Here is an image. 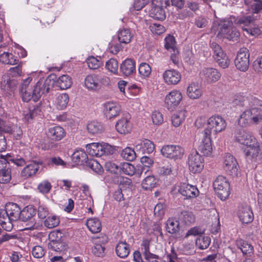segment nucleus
I'll list each match as a JSON object with an SVG mask.
<instances>
[{
	"mask_svg": "<svg viewBox=\"0 0 262 262\" xmlns=\"http://www.w3.org/2000/svg\"><path fill=\"white\" fill-rule=\"evenodd\" d=\"M254 19L250 16H243L236 18L231 16L224 20L215 21L213 23L212 30L215 32L219 30L217 37L225 38L229 40H234L239 36V32L234 27V25L241 26L243 31L251 36H257L261 33L260 29L254 24Z\"/></svg>",
	"mask_w": 262,
	"mask_h": 262,
	"instance_id": "nucleus-1",
	"label": "nucleus"
},
{
	"mask_svg": "<svg viewBox=\"0 0 262 262\" xmlns=\"http://www.w3.org/2000/svg\"><path fill=\"white\" fill-rule=\"evenodd\" d=\"M240 105L252 107L241 115L238 120L240 126L246 127L251 123L257 124L262 120V101L251 97L249 98H244Z\"/></svg>",
	"mask_w": 262,
	"mask_h": 262,
	"instance_id": "nucleus-2",
	"label": "nucleus"
},
{
	"mask_svg": "<svg viewBox=\"0 0 262 262\" xmlns=\"http://www.w3.org/2000/svg\"><path fill=\"white\" fill-rule=\"evenodd\" d=\"M54 81L50 78L39 80L32 88L30 94V100L32 98L37 101L42 95L48 93L53 88Z\"/></svg>",
	"mask_w": 262,
	"mask_h": 262,
	"instance_id": "nucleus-3",
	"label": "nucleus"
},
{
	"mask_svg": "<svg viewBox=\"0 0 262 262\" xmlns=\"http://www.w3.org/2000/svg\"><path fill=\"white\" fill-rule=\"evenodd\" d=\"M9 76L3 77L1 82L2 87L5 91L13 92L16 86L17 82L11 79V77H17L21 76L22 73L21 66L19 64L18 66L11 68L9 70Z\"/></svg>",
	"mask_w": 262,
	"mask_h": 262,
	"instance_id": "nucleus-4",
	"label": "nucleus"
},
{
	"mask_svg": "<svg viewBox=\"0 0 262 262\" xmlns=\"http://www.w3.org/2000/svg\"><path fill=\"white\" fill-rule=\"evenodd\" d=\"M213 188L217 196L223 201L230 194V184L228 180L222 176H218L213 182Z\"/></svg>",
	"mask_w": 262,
	"mask_h": 262,
	"instance_id": "nucleus-5",
	"label": "nucleus"
},
{
	"mask_svg": "<svg viewBox=\"0 0 262 262\" xmlns=\"http://www.w3.org/2000/svg\"><path fill=\"white\" fill-rule=\"evenodd\" d=\"M226 122L224 119L220 116H213L210 117L207 122L206 126L203 131L209 132L211 134H216L224 130L226 127Z\"/></svg>",
	"mask_w": 262,
	"mask_h": 262,
	"instance_id": "nucleus-6",
	"label": "nucleus"
},
{
	"mask_svg": "<svg viewBox=\"0 0 262 262\" xmlns=\"http://www.w3.org/2000/svg\"><path fill=\"white\" fill-rule=\"evenodd\" d=\"M21 210L18 205L15 203H9L5 206L4 209L0 210V218L5 220L16 221L20 219Z\"/></svg>",
	"mask_w": 262,
	"mask_h": 262,
	"instance_id": "nucleus-7",
	"label": "nucleus"
},
{
	"mask_svg": "<svg viewBox=\"0 0 262 262\" xmlns=\"http://www.w3.org/2000/svg\"><path fill=\"white\" fill-rule=\"evenodd\" d=\"M187 163L191 172H200L204 167V159L197 151L193 150L188 155Z\"/></svg>",
	"mask_w": 262,
	"mask_h": 262,
	"instance_id": "nucleus-8",
	"label": "nucleus"
},
{
	"mask_svg": "<svg viewBox=\"0 0 262 262\" xmlns=\"http://www.w3.org/2000/svg\"><path fill=\"white\" fill-rule=\"evenodd\" d=\"M223 167L228 174L232 177H237L239 173L237 162L233 156L230 154H226L225 155Z\"/></svg>",
	"mask_w": 262,
	"mask_h": 262,
	"instance_id": "nucleus-9",
	"label": "nucleus"
},
{
	"mask_svg": "<svg viewBox=\"0 0 262 262\" xmlns=\"http://www.w3.org/2000/svg\"><path fill=\"white\" fill-rule=\"evenodd\" d=\"M210 47L213 52V56L219 65L224 68H227L230 64V60L222 48L216 42H212Z\"/></svg>",
	"mask_w": 262,
	"mask_h": 262,
	"instance_id": "nucleus-10",
	"label": "nucleus"
},
{
	"mask_svg": "<svg viewBox=\"0 0 262 262\" xmlns=\"http://www.w3.org/2000/svg\"><path fill=\"white\" fill-rule=\"evenodd\" d=\"M249 56L250 53L248 49H240L234 60L236 68L241 71H246L249 66Z\"/></svg>",
	"mask_w": 262,
	"mask_h": 262,
	"instance_id": "nucleus-11",
	"label": "nucleus"
},
{
	"mask_svg": "<svg viewBox=\"0 0 262 262\" xmlns=\"http://www.w3.org/2000/svg\"><path fill=\"white\" fill-rule=\"evenodd\" d=\"M199 150L205 156H209L212 152V142L211 136L209 132L203 131L200 134L199 140Z\"/></svg>",
	"mask_w": 262,
	"mask_h": 262,
	"instance_id": "nucleus-12",
	"label": "nucleus"
},
{
	"mask_svg": "<svg viewBox=\"0 0 262 262\" xmlns=\"http://www.w3.org/2000/svg\"><path fill=\"white\" fill-rule=\"evenodd\" d=\"M161 152L166 158L178 160L182 159L184 149L179 145H168L164 146L161 149Z\"/></svg>",
	"mask_w": 262,
	"mask_h": 262,
	"instance_id": "nucleus-13",
	"label": "nucleus"
},
{
	"mask_svg": "<svg viewBox=\"0 0 262 262\" xmlns=\"http://www.w3.org/2000/svg\"><path fill=\"white\" fill-rule=\"evenodd\" d=\"M236 141L246 146H250L257 141L252 133L244 128L237 129L235 133Z\"/></svg>",
	"mask_w": 262,
	"mask_h": 262,
	"instance_id": "nucleus-14",
	"label": "nucleus"
},
{
	"mask_svg": "<svg viewBox=\"0 0 262 262\" xmlns=\"http://www.w3.org/2000/svg\"><path fill=\"white\" fill-rule=\"evenodd\" d=\"M182 94L177 90L170 92L165 97V103L167 108L170 111L174 110L182 100Z\"/></svg>",
	"mask_w": 262,
	"mask_h": 262,
	"instance_id": "nucleus-15",
	"label": "nucleus"
},
{
	"mask_svg": "<svg viewBox=\"0 0 262 262\" xmlns=\"http://www.w3.org/2000/svg\"><path fill=\"white\" fill-rule=\"evenodd\" d=\"M165 49L171 52L170 58L173 63L177 64L179 61V51L176 47V41L174 37L168 35L165 38Z\"/></svg>",
	"mask_w": 262,
	"mask_h": 262,
	"instance_id": "nucleus-16",
	"label": "nucleus"
},
{
	"mask_svg": "<svg viewBox=\"0 0 262 262\" xmlns=\"http://www.w3.org/2000/svg\"><path fill=\"white\" fill-rule=\"evenodd\" d=\"M11 179V171L8 160L3 155L0 157V183L6 184Z\"/></svg>",
	"mask_w": 262,
	"mask_h": 262,
	"instance_id": "nucleus-17",
	"label": "nucleus"
},
{
	"mask_svg": "<svg viewBox=\"0 0 262 262\" xmlns=\"http://www.w3.org/2000/svg\"><path fill=\"white\" fill-rule=\"evenodd\" d=\"M155 145L148 139H144L137 142L135 150L138 155L150 154L155 150Z\"/></svg>",
	"mask_w": 262,
	"mask_h": 262,
	"instance_id": "nucleus-18",
	"label": "nucleus"
},
{
	"mask_svg": "<svg viewBox=\"0 0 262 262\" xmlns=\"http://www.w3.org/2000/svg\"><path fill=\"white\" fill-rule=\"evenodd\" d=\"M104 113L109 119L118 116L121 112V106L116 102L108 101L103 105Z\"/></svg>",
	"mask_w": 262,
	"mask_h": 262,
	"instance_id": "nucleus-19",
	"label": "nucleus"
},
{
	"mask_svg": "<svg viewBox=\"0 0 262 262\" xmlns=\"http://www.w3.org/2000/svg\"><path fill=\"white\" fill-rule=\"evenodd\" d=\"M201 76L207 83H210L219 80L221 74L217 70L212 68L203 69L200 73Z\"/></svg>",
	"mask_w": 262,
	"mask_h": 262,
	"instance_id": "nucleus-20",
	"label": "nucleus"
},
{
	"mask_svg": "<svg viewBox=\"0 0 262 262\" xmlns=\"http://www.w3.org/2000/svg\"><path fill=\"white\" fill-rule=\"evenodd\" d=\"M178 191L187 199L195 198L199 193L195 186L185 183H182L178 186Z\"/></svg>",
	"mask_w": 262,
	"mask_h": 262,
	"instance_id": "nucleus-21",
	"label": "nucleus"
},
{
	"mask_svg": "<svg viewBox=\"0 0 262 262\" xmlns=\"http://www.w3.org/2000/svg\"><path fill=\"white\" fill-rule=\"evenodd\" d=\"M130 119V115L126 113L118 121L116 124V128L118 133L121 134H126L130 132L132 125Z\"/></svg>",
	"mask_w": 262,
	"mask_h": 262,
	"instance_id": "nucleus-22",
	"label": "nucleus"
},
{
	"mask_svg": "<svg viewBox=\"0 0 262 262\" xmlns=\"http://www.w3.org/2000/svg\"><path fill=\"white\" fill-rule=\"evenodd\" d=\"M163 78L165 82L168 85H176L181 79V75L176 70L165 71L163 74Z\"/></svg>",
	"mask_w": 262,
	"mask_h": 262,
	"instance_id": "nucleus-23",
	"label": "nucleus"
},
{
	"mask_svg": "<svg viewBox=\"0 0 262 262\" xmlns=\"http://www.w3.org/2000/svg\"><path fill=\"white\" fill-rule=\"evenodd\" d=\"M239 220L243 224H249L252 222L254 218L253 212L248 206H241L238 211Z\"/></svg>",
	"mask_w": 262,
	"mask_h": 262,
	"instance_id": "nucleus-24",
	"label": "nucleus"
},
{
	"mask_svg": "<svg viewBox=\"0 0 262 262\" xmlns=\"http://www.w3.org/2000/svg\"><path fill=\"white\" fill-rule=\"evenodd\" d=\"M186 94L190 99H198L202 97L203 91L201 85L198 83L192 82L188 85Z\"/></svg>",
	"mask_w": 262,
	"mask_h": 262,
	"instance_id": "nucleus-25",
	"label": "nucleus"
},
{
	"mask_svg": "<svg viewBox=\"0 0 262 262\" xmlns=\"http://www.w3.org/2000/svg\"><path fill=\"white\" fill-rule=\"evenodd\" d=\"M120 72L126 76L133 74L136 70L135 61L130 58L126 59L120 65Z\"/></svg>",
	"mask_w": 262,
	"mask_h": 262,
	"instance_id": "nucleus-26",
	"label": "nucleus"
},
{
	"mask_svg": "<svg viewBox=\"0 0 262 262\" xmlns=\"http://www.w3.org/2000/svg\"><path fill=\"white\" fill-rule=\"evenodd\" d=\"M120 170L124 174L129 176L136 174L138 176H141L143 171V167L138 166L136 168L130 163H123L120 166Z\"/></svg>",
	"mask_w": 262,
	"mask_h": 262,
	"instance_id": "nucleus-27",
	"label": "nucleus"
},
{
	"mask_svg": "<svg viewBox=\"0 0 262 262\" xmlns=\"http://www.w3.org/2000/svg\"><path fill=\"white\" fill-rule=\"evenodd\" d=\"M41 164V162H33L28 164L22 170L21 172V177L25 178H28L34 176L38 171L39 165Z\"/></svg>",
	"mask_w": 262,
	"mask_h": 262,
	"instance_id": "nucleus-28",
	"label": "nucleus"
},
{
	"mask_svg": "<svg viewBox=\"0 0 262 262\" xmlns=\"http://www.w3.org/2000/svg\"><path fill=\"white\" fill-rule=\"evenodd\" d=\"M47 135L52 140L59 141L64 137L65 132L61 126H55L49 128Z\"/></svg>",
	"mask_w": 262,
	"mask_h": 262,
	"instance_id": "nucleus-29",
	"label": "nucleus"
},
{
	"mask_svg": "<svg viewBox=\"0 0 262 262\" xmlns=\"http://www.w3.org/2000/svg\"><path fill=\"white\" fill-rule=\"evenodd\" d=\"M32 80V78L31 77H28L27 78L23 80L22 82L20 92L24 101L28 102L30 100L31 91L33 87L30 86L29 84Z\"/></svg>",
	"mask_w": 262,
	"mask_h": 262,
	"instance_id": "nucleus-30",
	"label": "nucleus"
},
{
	"mask_svg": "<svg viewBox=\"0 0 262 262\" xmlns=\"http://www.w3.org/2000/svg\"><path fill=\"white\" fill-rule=\"evenodd\" d=\"M85 87L90 90H96L100 89L98 75L90 74L88 75L84 80Z\"/></svg>",
	"mask_w": 262,
	"mask_h": 262,
	"instance_id": "nucleus-31",
	"label": "nucleus"
},
{
	"mask_svg": "<svg viewBox=\"0 0 262 262\" xmlns=\"http://www.w3.org/2000/svg\"><path fill=\"white\" fill-rule=\"evenodd\" d=\"M69 101V97L67 93L58 95L54 101V105L59 110L65 109Z\"/></svg>",
	"mask_w": 262,
	"mask_h": 262,
	"instance_id": "nucleus-32",
	"label": "nucleus"
},
{
	"mask_svg": "<svg viewBox=\"0 0 262 262\" xmlns=\"http://www.w3.org/2000/svg\"><path fill=\"white\" fill-rule=\"evenodd\" d=\"M72 159L74 163L78 164H86L88 157L87 154L82 149L76 150L72 156Z\"/></svg>",
	"mask_w": 262,
	"mask_h": 262,
	"instance_id": "nucleus-33",
	"label": "nucleus"
},
{
	"mask_svg": "<svg viewBox=\"0 0 262 262\" xmlns=\"http://www.w3.org/2000/svg\"><path fill=\"white\" fill-rule=\"evenodd\" d=\"M259 152V145L257 141L255 143L247 146L245 149L246 156L250 159H254L257 158Z\"/></svg>",
	"mask_w": 262,
	"mask_h": 262,
	"instance_id": "nucleus-34",
	"label": "nucleus"
},
{
	"mask_svg": "<svg viewBox=\"0 0 262 262\" xmlns=\"http://www.w3.org/2000/svg\"><path fill=\"white\" fill-rule=\"evenodd\" d=\"M130 252L129 246L126 242H119L116 247V253L121 258L127 257Z\"/></svg>",
	"mask_w": 262,
	"mask_h": 262,
	"instance_id": "nucleus-35",
	"label": "nucleus"
},
{
	"mask_svg": "<svg viewBox=\"0 0 262 262\" xmlns=\"http://www.w3.org/2000/svg\"><path fill=\"white\" fill-rule=\"evenodd\" d=\"M133 33L129 29L123 28L120 29L118 33L119 41L123 43H128L130 42L133 37Z\"/></svg>",
	"mask_w": 262,
	"mask_h": 262,
	"instance_id": "nucleus-36",
	"label": "nucleus"
},
{
	"mask_svg": "<svg viewBox=\"0 0 262 262\" xmlns=\"http://www.w3.org/2000/svg\"><path fill=\"white\" fill-rule=\"evenodd\" d=\"M102 146L99 143H92L86 145L87 152L92 156H102Z\"/></svg>",
	"mask_w": 262,
	"mask_h": 262,
	"instance_id": "nucleus-37",
	"label": "nucleus"
},
{
	"mask_svg": "<svg viewBox=\"0 0 262 262\" xmlns=\"http://www.w3.org/2000/svg\"><path fill=\"white\" fill-rule=\"evenodd\" d=\"M50 247L53 251L59 252V254H65L68 248L65 243L57 239H52L50 243Z\"/></svg>",
	"mask_w": 262,
	"mask_h": 262,
	"instance_id": "nucleus-38",
	"label": "nucleus"
},
{
	"mask_svg": "<svg viewBox=\"0 0 262 262\" xmlns=\"http://www.w3.org/2000/svg\"><path fill=\"white\" fill-rule=\"evenodd\" d=\"M18 59L12 53L4 52L0 55V62L4 64L15 65L18 63Z\"/></svg>",
	"mask_w": 262,
	"mask_h": 262,
	"instance_id": "nucleus-39",
	"label": "nucleus"
},
{
	"mask_svg": "<svg viewBox=\"0 0 262 262\" xmlns=\"http://www.w3.org/2000/svg\"><path fill=\"white\" fill-rule=\"evenodd\" d=\"M35 214L36 209L31 205L27 206L21 210L20 220L23 222H26L31 219Z\"/></svg>",
	"mask_w": 262,
	"mask_h": 262,
	"instance_id": "nucleus-40",
	"label": "nucleus"
},
{
	"mask_svg": "<svg viewBox=\"0 0 262 262\" xmlns=\"http://www.w3.org/2000/svg\"><path fill=\"white\" fill-rule=\"evenodd\" d=\"M237 246L242 251L243 254L251 256L253 254L254 250L252 245L243 239H238L236 242Z\"/></svg>",
	"mask_w": 262,
	"mask_h": 262,
	"instance_id": "nucleus-41",
	"label": "nucleus"
},
{
	"mask_svg": "<svg viewBox=\"0 0 262 262\" xmlns=\"http://www.w3.org/2000/svg\"><path fill=\"white\" fill-rule=\"evenodd\" d=\"M179 222L174 218H169L166 223V230L170 233H176L179 230Z\"/></svg>",
	"mask_w": 262,
	"mask_h": 262,
	"instance_id": "nucleus-42",
	"label": "nucleus"
},
{
	"mask_svg": "<svg viewBox=\"0 0 262 262\" xmlns=\"http://www.w3.org/2000/svg\"><path fill=\"white\" fill-rule=\"evenodd\" d=\"M56 83L60 89L66 90L71 86L72 84V81L69 76L67 75H63L58 78Z\"/></svg>",
	"mask_w": 262,
	"mask_h": 262,
	"instance_id": "nucleus-43",
	"label": "nucleus"
},
{
	"mask_svg": "<svg viewBox=\"0 0 262 262\" xmlns=\"http://www.w3.org/2000/svg\"><path fill=\"white\" fill-rule=\"evenodd\" d=\"M86 225L90 231L92 233H98L101 230V224L96 218L90 219L87 221Z\"/></svg>",
	"mask_w": 262,
	"mask_h": 262,
	"instance_id": "nucleus-44",
	"label": "nucleus"
},
{
	"mask_svg": "<svg viewBox=\"0 0 262 262\" xmlns=\"http://www.w3.org/2000/svg\"><path fill=\"white\" fill-rule=\"evenodd\" d=\"M157 182V180L154 176H149L142 181L141 186L144 189L150 190L156 187Z\"/></svg>",
	"mask_w": 262,
	"mask_h": 262,
	"instance_id": "nucleus-45",
	"label": "nucleus"
},
{
	"mask_svg": "<svg viewBox=\"0 0 262 262\" xmlns=\"http://www.w3.org/2000/svg\"><path fill=\"white\" fill-rule=\"evenodd\" d=\"M149 15L155 19L163 20L165 18L166 15L163 8L151 7L149 10Z\"/></svg>",
	"mask_w": 262,
	"mask_h": 262,
	"instance_id": "nucleus-46",
	"label": "nucleus"
},
{
	"mask_svg": "<svg viewBox=\"0 0 262 262\" xmlns=\"http://www.w3.org/2000/svg\"><path fill=\"white\" fill-rule=\"evenodd\" d=\"M87 130L90 134L96 135L101 133L103 127L99 122L93 121L88 123Z\"/></svg>",
	"mask_w": 262,
	"mask_h": 262,
	"instance_id": "nucleus-47",
	"label": "nucleus"
},
{
	"mask_svg": "<svg viewBox=\"0 0 262 262\" xmlns=\"http://www.w3.org/2000/svg\"><path fill=\"white\" fill-rule=\"evenodd\" d=\"M142 250L145 258L147 260H150V259H157L158 256L154 254L149 251V242L148 240H144L143 241L142 245Z\"/></svg>",
	"mask_w": 262,
	"mask_h": 262,
	"instance_id": "nucleus-48",
	"label": "nucleus"
},
{
	"mask_svg": "<svg viewBox=\"0 0 262 262\" xmlns=\"http://www.w3.org/2000/svg\"><path fill=\"white\" fill-rule=\"evenodd\" d=\"M245 4L254 13H258L262 9V1L257 0H245Z\"/></svg>",
	"mask_w": 262,
	"mask_h": 262,
	"instance_id": "nucleus-49",
	"label": "nucleus"
},
{
	"mask_svg": "<svg viewBox=\"0 0 262 262\" xmlns=\"http://www.w3.org/2000/svg\"><path fill=\"white\" fill-rule=\"evenodd\" d=\"M184 111H180L173 114L171 116V123L174 127L179 126L184 121L185 118Z\"/></svg>",
	"mask_w": 262,
	"mask_h": 262,
	"instance_id": "nucleus-50",
	"label": "nucleus"
},
{
	"mask_svg": "<svg viewBox=\"0 0 262 262\" xmlns=\"http://www.w3.org/2000/svg\"><path fill=\"white\" fill-rule=\"evenodd\" d=\"M210 242L209 236L200 235L196 239L195 245L199 249L203 250L208 247Z\"/></svg>",
	"mask_w": 262,
	"mask_h": 262,
	"instance_id": "nucleus-51",
	"label": "nucleus"
},
{
	"mask_svg": "<svg viewBox=\"0 0 262 262\" xmlns=\"http://www.w3.org/2000/svg\"><path fill=\"white\" fill-rule=\"evenodd\" d=\"M86 62L89 68L93 70L97 69L103 64L100 57H90L87 59Z\"/></svg>",
	"mask_w": 262,
	"mask_h": 262,
	"instance_id": "nucleus-52",
	"label": "nucleus"
},
{
	"mask_svg": "<svg viewBox=\"0 0 262 262\" xmlns=\"http://www.w3.org/2000/svg\"><path fill=\"white\" fill-rule=\"evenodd\" d=\"M137 155H138L136 150H134L130 147H126L124 149L121 153V157L128 161H133L135 159Z\"/></svg>",
	"mask_w": 262,
	"mask_h": 262,
	"instance_id": "nucleus-53",
	"label": "nucleus"
},
{
	"mask_svg": "<svg viewBox=\"0 0 262 262\" xmlns=\"http://www.w3.org/2000/svg\"><path fill=\"white\" fill-rule=\"evenodd\" d=\"M60 223L59 218L56 215H51L48 216L45 221V226L49 228H53L57 227Z\"/></svg>",
	"mask_w": 262,
	"mask_h": 262,
	"instance_id": "nucleus-54",
	"label": "nucleus"
},
{
	"mask_svg": "<svg viewBox=\"0 0 262 262\" xmlns=\"http://www.w3.org/2000/svg\"><path fill=\"white\" fill-rule=\"evenodd\" d=\"M172 166L170 163L165 164L159 166L157 169V172L160 176H168L172 174Z\"/></svg>",
	"mask_w": 262,
	"mask_h": 262,
	"instance_id": "nucleus-55",
	"label": "nucleus"
},
{
	"mask_svg": "<svg viewBox=\"0 0 262 262\" xmlns=\"http://www.w3.org/2000/svg\"><path fill=\"white\" fill-rule=\"evenodd\" d=\"M51 188V183L47 180L41 181L37 186V189L39 192L43 194L49 193L50 191Z\"/></svg>",
	"mask_w": 262,
	"mask_h": 262,
	"instance_id": "nucleus-56",
	"label": "nucleus"
},
{
	"mask_svg": "<svg viewBox=\"0 0 262 262\" xmlns=\"http://www.w3.org/2000/svg\"><path fill=\"white\" fill-rule=\"evenodd\" d=\"M105 67L107 70L110 72L117 74L118 69V63L116 59L111 58L108 60L105 63Z\"/></svg>",
	"mask_w": 262,
	"mask_h": 262,
	"instance_id": "nucleus-57",
	"label": "nucleus"
},
{
	"mask_svg": "<svg viewBox=\"0 0 262 262\" xmlns=\"http://www.w3.org/2000/svg\"><path fill=\"white\" fill-rule=\"evenodd\" d=\"M86 165L96 173L100 174L103 171L101 165L96 160H88Z\"/></svg>",
	"mask_w": 262,
	"mask_h": 262,
	"instance_id": "nucleus-58",
	"label": "nucleus"
},
{
	"mask_svg": "<svg viewBox=\"0 0 262 262\" xmlns=\"http://www.w3.org/2000/svg\"><path fill=\"white\" fill-rule=\"evenodd\" d=\"M139 73L142 76L147 77L151 73V68L149 65L146 63H141L139 67Z\"/></svg>",
	"mask_w": 262,
	"mask_h": 262,
	"instance_id": "nucleus-59",
	"label": "nucleus"
},
{
	"mask_svg": "<svg viewBox=\"0 0 262 262\" xmlns=\"http://www.w3.org/2000/svg\"><path fill=\"white\" fill-rule=\"evenodd\" d=\"M127 82L124 80H120L118 82V87L121 93H122L123 96L127 98H131L132 94H130L129 89L126 91V86Z\"/></svg>",
	"mask_w": 262,
	"mask_h": 262,
	"instance_id": "nucleus-60",
	"label": "nucleus"
},
{
	"mask_svg": "<svg viewBox=\"0 0 262 262\" xmlns=\"http://www.w3.org/2000/svg\"><path fill=\"white\" fill-rule=\"evenodd\" d=\"M14 128L12 124L8 122H6L0 118V132H5L7 133H11Z\"/></svg>",
	"mask_w": 262,
	"mask_h": 262,
	"instance_id": "nucleus-61",
	"label": "nucleus"
},
{
	"mask_svg": "<svg viewBox=\"0 0 262 262\" xmlns=\"http://www.w3.org/2000/svg\"><path fill=\"white\" fill-rule=\"evenodd\" d=\"M181 217L186 224L191 223L195 220L193 213L187 211H182Z\"/></svg>",
	"mask_w": 262,
	"mask_h": 262,
	"instance_id": "nucleus-62",
	"label": "nucleus"
},
{
	"mask_svg": "<svg viewBox=\"0 0 262 262\" xmlns=\"http://www.w3.org/2000/svg\"><path fill=\"white\" fill-rule=\"evenodd\" d=\"M32 254L34 257L40 258L45 255V250L41 246H36L33 248Z\"/></svg>",
	"mask_w": 262,
	"mask_h": 262,
	"instance_id": "nucleus-63",
	"label": "nucleus"
},
{
	"mask_svg": "<svg viewBox=\"0 0 262 262\" xmlns=\"http://www.w3.org/2000/svg\"><path fill=\"white\" fill-rule=\"evenodd\" d=\"M151 119L154 124L160 125L163 122V115L158 111H155L151 115Z\"/></svg>",
	"mask_w": 262,
	"mask_h": 262,
	"instance_id": "nucleus-64",
	"label": "nucleus"
}]
</instances>
